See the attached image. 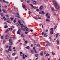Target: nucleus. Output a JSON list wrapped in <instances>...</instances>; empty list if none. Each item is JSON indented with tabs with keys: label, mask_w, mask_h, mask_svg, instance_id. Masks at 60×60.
Here are the masks:
<instances>
[{
	"label": "nucleus",
	"mask_w": 60,
	"mask_h": 60,
	"mask_svg": "<svg viewBox=\"0 0 60 60\" xmlns=\"http://www.w3.org/2000/svg\"><path fill=\"white\" fill-rule=\"evenodd\" d=\"M12 28H14V26H12Z\"/></svg>",
	"instance_id": "obj_60"
},
{
	"label": "nucleus",
	"mask_w": 60,
	"mask_h": 60,
	"mask_svg": "<svg viewBox=\"0 0 60 60\" xmlns=\"http://www.w3.org/2000/svg\"><path fill=\"white\" fill-rule=\"evenodd\" d=\"M8 27V26L7 25L5 26H4V28H7Z\"/></svg>",
	"instance_id": "obj_22"
},
{
	"label": "nucleus",
	"mask_w": 60,
	"mask_h": 60,
	"mask_svg": "<svg viewBox=\"0 0 60 60\" xmlns=\"http://www.w3.org/2000/svg\"><path fill=\"white\" fill-rule=\"evenodd\" d=\"M9 38V36L8 35H6L5 37V39H8Z\"/></svg>",
	"instance_id": "obj_7"
},
{
	"label": "nucleus",
	"mask_w": 60,
	"mask_h": 60,
	"mask_svg": "<svg viewBox=\"0 0 60 60\" xmlns=\"http://www.w3.org/2000/svg\"><path fill=\"white\" fill-rule=\"evenodd\" d=\"M40 10H42V6H41L39 8Z\"/></svg>",
	"instance_id": "obj_10"
},
{
	"label": "nucleus",
	"mask_w": 60,
	"mask_h": 60,
	"mask_svg": "<svg viewBox=\"0 0 60 60\" xmlns=\"http://www.w3.org/2000/svg\"><path fill=\"white\" fill-rule=\"evenodd\" d=\"M8 60H11V59L10 58V56L9 55H8Z\"/></svg>",
	"instance_id": "obj_5"
},
{
	"label": "nucleus",
	"mask_w": 60,
	"mask_h": 60,
	"mask_svg": "<svg viewBox=\"0 0 60 60\" xmlns=\"http://www.w3.org/2000/svg\"><path fill=\"white\" fill-rule=\"evenodd\" d=\"M34 35H35V36H36V34H34Z\"/></svg>",
	"instance_id": "obj_63"
},
{
	"label": "nucleus",
	"mask_w": 60,
	"mask_h": 60,
	"mask_svg": "<svg viewBox=\"0 0 60 60\" xmlns=\"http://www.w3.org/2000/svg\"><path fill=\"white\" fill-rule=\"evenodd\" d=\"M39 51H40V50H41V48H40L39 49Z\"/></svg>",
	"instance_id": "obj_52"
},
{
	"label": "nucleus",
	"mask_w": 60,
	"mask_h": 60,
	"mask_svg": "<svg viewBox=\"0 0 60 60\" xmlns=\"http://www.w3.org/2000/svg\"><path fill=\"white\" fill-rule=\"evenodd\" d=\"M22 7H23V8H24V9H26V7L24 5H22Z\"/></svg>",
	"instance_id": "obj_9"
},
{
	"label": "nucleus",
	"mask_w": 60,
	"mask_h": 60,
	"mask_svg": "<svg viewBox=\"0 0 60 60\" xmlns=\"http://www.w3.org/2000/svg\"><path fill=\"white\" fill-rule=\"evenodd\" d=\"M43 52H42V53H41L40 54V55H41V56H43Z\"/></svg>",
	"instance_id": "obj_20"
},
{
	"label": "nucleus",
	"mask_w": 60,
	"mask_h": 60,
	"mask_svg": "<svg viewBox=\"0 0 60 60\" xmlns=\"http://www.w3.org/2000/svg\"><path fill=\"white\" fill-rule=\"evenodd\" d=\"M8 31L9 30H8V29H7V30L6 31H5V34H6L7 33H8Z\"/></svg>",
	"instance_id": "obj_11"
},
{
	"label": "nucleus",
	"mask_w": 60,
	"mask_h": 60,
	"mask_svg": "<svg viewBox=\"0 0 60 60\" xmlns=\"http://www.w3.org/2000/svg\"><path fill=\"white\" fill-rule=\"evenodd\" d=\"M20 32H21V30H19L18 31L17 34H19L20 35Z\"/></svg>",
	"instance_id": "obj_6"
},
{
	"label": "nucleus",
	"mask_w": 60,
	"mask_h": 60,
	"mask_svg": "<svg viewBox=\"0 0 60 60\" xmlns=\"http://www.w3.org/2000/svg\"><path fill=\"white\" fill-rule=\"evenodd\" d=\"M9 30H12V28H9Z\"/></svg>",
	"instance_id": "obj_45"
},
{
	"label": "nucleus",
	"mask_w": 60,
	"mask_h": 60,
	"mask_svg": "<svg viewBox=\"0 0 60 60\" xmlns=\"http://www.w3.org/2000/svg\"><path fill=\"white\" fill-rule=\"evenodd\" d=\"M39 14H42L41 11H40V12H39Z\"/></svg>",
	"instance_id": "obj_30"
},
{
	"label": "nucleus",
	"mask_w": 60,
	"mask_h": 60,
	"mask_svg": "<svg viewBox=\"0 0 60 60\" xmlns=\"http://www.w3.org/2000/svg\"><path fill=\"white\" fill-rule=\"evenodd\" d=\"M21 37H24V35L23 34H22L21 35Z\"/></svg>",
	"instance_id": "obj_27"
},
{
	"label": "nucleus",
	"mask_w": 60,
	"mask_h": 60,
	"mask_svg": "<svg viewBox=\"0 0 60 60\" xmlns=\"http://www.w3.org/2000/svg\"><path fill=\"white\" fill-rule=\"evenodd\" d=\"M42 14H44V11H42Z\"/></svg>",
	"instance_id": "obj_26"
},
{
	"label": "nucleus",
	"mask_w": 60,
	"mask_h": 60,
	"mask_svg": "<svg viewBox=\"0 0 60 60\" xmlns=\"http://www.w3.org/2000/svg\"><path fill=\"white\" fill-rule=\"evenodd\" d=\"M33 46H34V45L33 44H31V46L32 47H33Z\"/></svg>",
	"instance_id": "obj_55"
},
{
	"label": "nucleus",
	"mask_w": 60,
	"mask_h": 60,
	"mask_svg": "<svg viewBox=\"0 0 60 60\" xmlns=\"http://www.w3.org/2000/svg\"><path fill=\"white\" fill-rule=\"evenodd\" d=\"M50 33L51 35L52 34H53V28L50 29Z\"/></svg>",
	"instance_id": "obj_2"
},
{
	"label": "nucleus",
	"mask_w": 60,
	"mask_h": 60,
	"mask_svg": "<svg viewBox=\"0 0 60 60\" xmlns=\"http://www.w3.org/2000/svg\"><path fill=\"white\" fill-rule=\"evenodd\" d=\"M18 23H19L20 25H21V22H20V20H18Z\"/></svg>",
	"instance_id": "obj_13"
},
{
	"label": "nucleus",
	"mask_w": 60,
	"mask_h": 60,
	"mask_svg": "<svg viewBox=\"0 0 60 60\" xmlns=\"http://www.w3.org/2000/svg\"><path fill=\"white\" fill-rule=\"evenodd\" d=\"M4 38V36H1V39H3Z\"/></svg>",
	"instance_id": "obj_36"
},
{
	"label": "nucleus",
	"mask_w": 60,
	"mask_h": 60,
	"mask_svg": "<svg viewBox=\"0 0 60 60\" xmlns=\"http://www.w3.org/2000/svg\"><path fill=\"white\" fill-rule=\"evenodd\" d=\"M0 14H1V17H3V16H4V14L1 13Z\"/></svg>",
	"instance_id": "obj_25"
},
{
	"label": "nucleus",
	"mask_w": 60,
	"mask_h": 60,
	"mask_svg": "<svg viewBox=\"0 0 60 60\" xmlns=\"http://www.w3.org/2000/svg\"><path fill=\"white\" fill-rule=\"evenodd\" d=\"M39 11V10L38 9H37L36 10V11Z\"/></svg>",
	"instance_id": "obj_49"
},
{
	"label": "nucleus",
	"mask_w": 60,
	"mask_h": 60,
	"mask_svg": "<svg viewBox=\"0 0 60 60\" xmlns=\"http://www.w3.org/2000/svg\"><path fill=\"white\" fill-rule=\"evenodd\" d=\"M11 41H12V39H11L9 40V41L10 42H11Z\"/></svg>",
	"instance_id": "obj_33"
},
{
	"label": "nucleus",
	"mask_w": 60,
	"mask_h": 60,
	"mask_svg": "<svg viewBox=\"0 0 60 60\" xmlns=\"http://www.w3.org/2000/svg\"><path fill=\"white\" fill-rule=\"evenodd\" d=\"M38 56H39V54H36L35 55V56H36V57H38Z\"/></svg>",
	"instance_id": "obj_15"
},
{
	"label": "nucleus",
	"mask_w": 60,
	"mask_h": 60,
	"mask_svg": "<svg viewBox=\"0 0 60 60\" xmlns=\"http://www.w3.org/2000/svg\"><path fill=\"white\" fill-rule=\"evenodd\" d=\"M19 31H21V28H20L19 27Z\"/></svg>",
	"instance_id": "obj_59"
},
{
	"label": "nucleus",
	"mask_w": 60,
	"mask_h": 60,
	"mask_svg": "<svg viewBox=\"0 0 60 60\" xmlns=\"http://www.w3.org/2000/svg\"><path fill=\"white\" fill-rule=\"evenodd\" d=\"M8 47H9V46H8V45H7V46H6V47L7 48H8Z\"/></svg>",
	"instance_id": "obj_53"
},
{
	"label": "nucleus",
	"mask_w": 60,
	"mask_h": 60,
	"mask_svg": "<svg viewBox=\"0 0 60 60\" xmlns=\"http://www.w3.org/2000/svg\"><path fill=\"white\" fill-rule=\"evenodd\" d=\"M11 20H12L13 19V18L12 17H11Z\"/></svg>",
	"instance_id": "obj_58"
},
{
	"label": "nucleus",
	"mask_w": 60,
	"mask_h": 60,
	"mask_svg": "<svg viewBox=\"0 0 60 60\" xmlns=\"http://www.w3.org/2000/svg\"><path fill=\"white\" fill-rule=\"evenodd\" d=\"M25 43H26V44H27V42H28L27 41H25Z\"/></svg>",
	"instance_id": "obj_37"
},
{
	"label": "nucleus",
	"mask_w": 60,
	"mask_h": 60,
	"mask_svg": "<svg viewBox=\"0 0 60 60\" xmlns=\"http://www.w3.org/2000/svg\"><path fill=\"white\" fill-rule=\"evenodd\" d=\"M16 24L17 25V26H19V24H18V23H16Z\"/></svg>",
	"instance_id": "obj_42"
},
{
	"label": "nucleus",
	"mask_w": 60,
	"mask_h": 60,
	"mask_svg": "<svg viewBox=\"0 0 60 60\" xmlns=\"http://www.w3.org/2000/svg\"><path fill=\"white\" fill-rule=\"evenodd\" d=\"M8 51L6 50V52H8V53H9V51H11V49L10 48H9L8 49Z\"/></svg>",
	"instance_id": "obj_4"
},
{
	"label": "nucleus",
	"mask_w": 60,
	"mask_h": 60,
	"mask_svg": "<svg viewBox=\"0 0 60 60\" xmlns=\"http://www.w3.org/2000/svg\"><path fill=\"white\" fill-rule=\"evenodd\" d=\"M11 45L9 47V49H11Z\"/></svg>",
	"instance_id": "obj_39"
},
{
	"label": "nucleus",
	"mask_w": 60,
	"mask_h": 60,
	"mask_svg": "<svg viewBox=\"0 0 60 60\" xmlns=\"http://www.w3.org/2000/svg\"><path fill=\"white\" fill-rule=\"evenodd\" d=\"M13 22H14V23H15V22H16V21L15 20H14L13 21Z\"/></svg>",
	"instance_id": "obj_64"
},
{
	"label": "nucleus",
	"mask_w": 60,
	"mask_h": 60,
	"mask_svg": "<svg viewBox=\"0 0 60 60\" xmlns=\"http://www.w3.org/2000/svg\"><path fill=\"white\" fill-rule=\"evenodd\" d=\"M9 45H11L12 44V42H10L9 43Z\"/></svg>",
	"instance_id": "obj_14"
},
{
	"label": "nucleus",
	"mask_w": 60,
	"mask_h": 60,
	"mask_svg": "<svg viewBox=\"0 0 60 60\" xmlns=\"http://www.w3.org/2000/svg\"><path fill=\"white\" fill-rule=\"evenodd\" d=\"M45 15L46 16V17H48V13H47Z\"/></svg>",
	"instance_id": "obj_31"
},
{
	"label": "nucleus",
	"mask_w": 60,
	"mask_h": 60,
	"mask_svg": "<svg viewBox=\"0 0 60 60\" xmlns=\"http://www.w3.org/2000/svg\"><path fill=\"white\" fill-rule=\"evenodd\" d=\"M46 21H48V22H49L50 21L48 19H46Z\"/></svg>",
	"instance_id": "obj_23"
},
{
	"label": "nucleus",
	"mask_w": 60,
	"mask_h": 60,
	"mask_svg": "<svg viewBox=\"0 0 60 60\" xmlns=\"http://www.w3.org/2000/svg\"><path fill=\"white\" fill-rule=\"evenodd\" d=\"M30 5L32 7H33V5H32V4H30Z\"/></svg>",
	"instance_id": "obj_38"
},
{
	"label": "nucleus",
	"mask_w": 60,
	"mask_h": 60,
	"mask_svg": "<svg viewBox=\"0 0 60 60\" xmlns=\"http://www.w3.org/2000/svg\"><path fill=\"white\" fill-rule=\"evenodd\" d=\"M7 20H8V21H11V20L10 19H9V18H8L7 19Z\"/></svg>",
	"instance_id": "obj_17"
},
{
	"label": "nucleus",
	"mask_w": 60,
	"mask_h": 60,
	"mask_svg": "<svg viewBox=\"0 0 60 60\" xmlns=\"http://www.w3.org/2000/svg\"><path fill=\"white\" fill-rule=\"evenodd\" d=\"M22 58L23 59H25V57H22Z\"/></svg>",
	"instance_id": "obj_62"
},
{
	"label": "nucleus",
	"mask_w": 60,
	"mask_h": 60,
	"mask_svg": "<svg viewBox=\"0 0 60 60\" xmlns=\"http://www.w3.org/2000/svg\"><path fill=\"white\" fill-rule=\"evenodd\" d=\"M28 31H29V29L28 28H27L26 29V32H28Z\"/></svg>",
	"instance_id": "obj_24"
},
{
	"label": "nucleus",
	"mask_w": 60,
	"mask_h": 60,
	"mask_svg": "<svg viewBox=\"0 0 60 60\" xmlns=\"http://www.w3.org/2000/svg\"><path fill=\"white\" fill-rule=\"evenodd\" d=\"M56 26H55L54 27V29H56Z\"/></svg>",
	"instance_id": "obj_51"
},
{
	"label": "nucleus",
	"mask_w": 60,
	"mask_h": 60,
	"mask_svg": "<svg viewBox=\"0 0 60 60\" xmlns=\"http://www.w3.org/2000/svg\"><path fill=\"white\" fill-rule=\"evenodd\" d=\"M44 32H42L41 34L42 35H44Z\"/></svg>",
	"instance_id": "obj_50"
},
{
	"label": "nucleus",
	"mask_w": 60,
	"mask_h": 60,
	"mask_svg": "<svg viewBox=\"0 0 60 60\" xmlns=\"http://www.w3.org/2000/svg\"><path fill=\"white\" fill-rule=\"evenodd\" d=\"M27 49H29L30 48V47H29V46H27Z\"/></svg>",
	"instance_id": "obj_29"
},
{
	"label": "nucleus",
	"mask_w": 60,
	"mask_h": 60,
	"mask_svg": "<svg viewBox=\"0 0 60 60\" xmlns=\"http://www.w3.org/2000/svg\"><path fill=\"white\" fill-rule=\"evenodd\" d=\"M33 3L34 4H36V2L35 1H34Z\"/></svg>",
	"instance_id": "obj_16"
},
{
	"label": "nucleus",
	"mask_w": 60,
	"mask_h": 60,
	"mask_svg": "<svg viewBox=\"0 0 60 60\" xmlns=\"http://www.w3.org/2000/svg\"><path fill=\"white\" fill-rule=\"evenodd\" d=\"M3 11H4V12H4V13H7V12H6V11H5V10H4V9Z\"/></svg>",
	"instance_id": "obj_28"
},
{
	"label": "nucleus",
	"mask_w": 60,
	"mask_h": 60,
	"mask_svg": "<svg viewBox=\"0 0 60 60\" xmlns=\"http://www.w3.org/2000/svg\"><path fill=\"white\" fill-rule=\"evenodd\" d=\"M34 19H37V20L38 19V18H35L34 17Z\"/></svg>",
	"instance_id": "obj_47"
},
{
	"label": "nucleus",
	"mask_w": 60,
	"mask_h": 60,
	"mask_svg": "<svg viewBox=\"0 0 60 60\" xmlns=\"http://www.w3.org/2000/svg\"><path fill=\"white\" fill-rule=\"evenodd\" d=\"M5 16L6 17H9V15H6Z\"/></svg>",
	"instance_id": "obj_43"
},
{
	"label": "nucleus",
	"mask_w": 60,
	"mask_h": 60,
	"mask_svg": "<svg viewBox=\"0 0 60 60\" xmlns=\"http://www.w3.org/2000/svg\"><path fill=\"white\" fill-rule=\"evenodd\" d=\"M33 31V30H30V31L31 32H32Z\"/></svg>",
	"instance_id": "obj_56"
},
{
	"label": "nucleus",
	"mask_w": 60,
	"mask_h": 60,
	"mask_svg": "<svg viewBox=\"0 0 60 60\" xmlns=\"http://www.w3.org/2000/svg\"><path fill=\"white\" fill-rule=\"evenodd\" d=\"M27 28V26H26L25 27L24 29H26V28Z\"/></svg>",
	"instance_id": "obj_61"
},
{
	"label": "nucleus",
	"mask_w": 60,
	"mask_h": 60,
	"mask_svg": "<svg viewBox=\"0 0 60 60\" xmlns=\"http://www.w3.org/2000/svg\"><path fill=\"white\" fill-rule=\"evenodd\" d=\"M49 54H47L46 55V56H49Z\"/></svg>",
	"instance_id": "obj_35"
},
{
	"label": "nucleus",
	"mask_w": 60,
	"mask_h": 60,
	"mask_svg": "<svg viewBox=\"0 0 60 60\" xmlns=\"http://www.w3.org/2000/svg\"><path fill=\"white\" fill-rule=\"evenodd\" d=\"M44 54H46V51H44Z\"/></svg>",
	"instance_id": "obj_48"
},
{
	"label": "nucleus",
	"mask_w": 60,
	"mask_h": 60,
	"mask_svg": "<svg viewBox=\"0 0 60 60\" xmlns=\"http://www.w3.org/2000/svg\"><path fill=\"white\" fill-rule=\"evenodd\" d=\"M28 13L29 14H30L31 13V12L30 11H29Z\"/></svg>",
	"instance_id": "obj_57"
},
{
	"label": "nucleus",
	"mask_w": 60,
	"mask_h": 60,
	"mask_svg": "<svg viewBox=\"0 0 60 60\" xmlns=\"http://www.w3.org/2000/svg\"><path fill=\"white\" fill-rule=\"evenodd\" d=\"M20 55H21V54H23V53H22V52H20Z\"/></svg>",
	"instance_id": "obj_41"
},
{
	"label": "nucleus",
	"mask_w": 60,
	"mask_h": 60,
	"mask_svg": "<svg viewBox=\"0 0 60 60\" xmlns=\"http://www.w3.org/2000/svg\"><path fill=\"white\" fill-rule=\"evenodd\" d=\"M28 4L30 2V0H28V1H27Z\"/></svg>",
	"instance_id": "obj_44"
},
{
	"label": "nucleus",
	"mask_w": 60,
	"mask_h": 60,
	"mask_svg": "<svg viewBox=\"0 0 60 60\" xmlns=\"http://www.w3.org/2000/svg\"><path fill=\"white\" fill-rule=\"evenodd\" d=\"M22 30L23 31H25V28L23 29H23H22Z\"/></svg>",
	"instance_id": "obj_34"
},
{
	"label": "nucleus",
	"mask_w": 60,
	"mask_h": 60,
	"mask_svg": "<svg viewBox=\"0 0 60 60\" xmlns=\"http://www.w3.org/2000/svg\"><path fill=\"white\" fill-rule=\"evenodd\" d=\"M8 31L9 30H8V29H7V30L6 31H5V34H6L7 33H8Z\"/></svg>",
	"instance_id": "obj_12"
},
{
	"label": "nucleus",
	"mask_w": 60,
	"mask_h": 60,
	"mask_svg": "<svg viewBox=\"0 0 60 60\" xmlns=\"http://www.w3.org/2000/svg\"><path fill=\"white\" fill-rule=\"evenodd\" d=\"M56 42L57 44H59V42L58 40H57V41H56Z\"/></svg>",
	"instance_id": "obj_21"
},
{
	"label": "nucleus",
	"mask_w": 60,
	"mask_h": 60,
	"mask_svg": "<svg viewBox=\"0 0 60 60\" xmlns=\"http://www.w3.org/2000/svg\"><path fill=\"white\" fill-rule=\"evenodd\" d=\"M47 18L48 19H50V16H49L47 17Z\"/></svg>",
	"instance_id": "obj_40"
},
{
	"label": "nucleus",
	"mask_w": 60,
	"mask_h": 60,
	"mask_svg": "<svg viewBox=\"0 0 60 60\" xmlns=\"http://www.w3.org/2000/svg\"><path fill=\"white\" fill-rule=\"evenodd\" d=\"M59 35V34H57L56 35V38H57L58 37V36Z\"/></svg>",
	"instance_id": "obj_18"
},
{
	"label": "nucleus",
	"mask_w": 60,
	"mask_h": 60,
	"mask_svg": "<svg viewBox=\"0 0 60 60\" xmlns=\"http://www.w3.org/2000/svg\"><path fill=\"white\" fill-rule=\"evenodd\" d=\"M31 52H32V54H34V51L32 50H31Z\"/></svg>",
	"instance_id": "obj_19"
},
{
	"label": "nucleus",
	"mask_w": 60,
	"mask_h": 60,
	"mask_svg": "<svg viewBox=\"0 0 60 60\" xmlns=\"http://www.w3.org/2000/svg\"><path fill=\"white\" fill-rule=\"evenodd\" d=\"M23 26H24V25H23L22 24L21 25V29H22L23 28Z\"/></svg>",
	"instance_id": "obj_8"
},
{
	"label": "nucleus",
	"mask_w": 60,
	"mask_h": 60,
	"mask_svg": "<svg viewBox=\"0 0 60 60\" xmlns=\"http://www.w3.org/2000/svg\"><path fill=\"white\" fill-rule=\"evenodd\" d=\"M17 58H18V57L17 56L15 58V60H16V59H17Z\"/></svg>",
	"instance_id": "obj_46"
},
{
	"label": "nucleus",
	"mask_w": 60,
	"mask_h": 60,
	"mask_svg": "<svg viewBox=\"0 0 60 60\" xmlns=\"http://www.w3.org/2000/svg\"><path fill=\"white\" fill-rule=\"evenodd\" d=\"M12 56H15V53H14L12 54Z\"/></svg>",
	"instance_id": "obj_32"
},
{
	"label": "nucleus",
	"mask_w": 60,
	"mask_h": 60,
	"mask_svg": "<svg viewBox=\"0 0 60 60\" xmlns=\"http://www.w3.org/2000/svg\"><path fill=\"white\" fill-rule=\"evenodd\" d=\"M46 41V43H47V44H46L45 45V47H46V46H48V45H49L50 46V44H49V43L48 41Z\"/></svg>",
	"instance_id": "obj_3"
},
{
	"label": "nucleus",
	"mask_w": 60,
	"mask_h": 60,
	"mask_svg": "<svg viewBox=\"0 0 60 60\" xmlns=\"http://www.w3.org/2000/svg\"><path fill=\"white\" fill-rule=\"evenodd\" d=\"M53 3L54 4V5L55 7V8L56 9H59L60 7L58 5H57V3L56 2L54 1H53Z\"/></svg>",
	"instance_id": "obj_1"
},
{
	"label": "nucleus",
	"mask_w": 60,
	"mask_h": 60,
	"mask_svg": "<svg viewBox=\"0 0 60 60\" xmlns=\"http://www.w3.org/2000/svg\"><path fill=\"white\" fill-rule=\"evenodd\" d=\"M55 11V9L54 8H53V11Z\"/></svg>",
	"instance_id": "obj_54"
}]
</instances>
